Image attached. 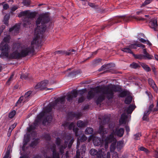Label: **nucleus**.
<instances>
[{
	"instance_id": "f257e3e1",
	"label": "nucleus",
	"mask_w": 158,
	"mask_h": 158,
	"mask_svg": "<svg viewBox=\"0 0 158 158\" xmlns=\"http://www.w3.org/2000/svg\"><path fill=\"white\" fill-rule=\"evenodd\" d=\"M49 17L47 15L43 14L40 15L36 22L37 27L34 31L35 37L31 42V46L29 47L27 46L21 47L19 44H15L13 45L14 52L10 55L8 53L9 47L7 44L9 43L10 37L9 35L5 37L0 44V50L2 51L0 55V57L2 58L17 59L25 56L29 53L33 52L34 45L38 44L39 37L46 30L45 24L49 21Z\"/></svg>"
},
{
	"instance_id": "f03ea898",
	"label": "nucleus",
	"mask_w": 158,
	"mask_h": 158,
	"mask_svg": "<svg viewBox=\"0 0 158 158\" xmlns=\"http://www.w3.org/2000/svg\"><path fill=\"white\" fill-rule=\"evenodd\" d=\"M65 97H61L57 98L54 102H51L44 108V111L41 112L37 116L34 123V127H36L39 122L47 113L50 112L52 109H58V107L64 103Z\"/></svg>"
},
{
	"instance_id": "7ed1b4c3",
	"label": "nucleus",
	"mask_w": 158,
	"mask_h": 158,
	"mask_svg": "<svg viewBox=\"0 0 158 158\" xmlns=\"http://www.w3.org/2000/svg\"><path fill=\"white\" fill-rule=\"evenodd\" d=\"M120 89L117 86L113 85L109 86L107 88L105 89L103 88H98L97 92L101 94L98 97L96 101L97 105L103 100L105 97L109 99L113 98L114 92L119 91Z\"/></svg>"
},
{
	"instance_id": "20e7f679",
	"label": "nucleus",
	"mask_w": 158,
	"mask_h": 158,
	"mask_svg": "<svg viewBox=\"0 0 158 158\" xmlns=\"http://www.w3.org/2000/svg\"><path fill=\"white\" fill-rule=\"evenodd\" d=\"M110 143H111V144L110 147V152H114L116 149L117 140L114 136L113 133H111L105 138H103L102 139V145H104L106 151L108 148L109 144Z\"/></svg>"
},
{
	"instance_id": "39448f33",
	"label": "nucleus",
	"mask_w": 158,
	"mask_h": 158,
	"mask_svg": "<svg viewBox=\"0 0 158 158\" xmlns=\"http://www.w3.org/2000/svg\"><path fill=\"white\" fill-rule=\"evenodd\" d=\"M64 139V144L62 143V140L61 139L57 138L56 140V144L61 154L64 153V150L67 147L68 144L69 148H70L74 141L73 138L70 135L66 136Z\"/></svg>"
},
{
	"instance_id": "423d86ee",
	"label": "nucleus",
	"mask_w": 158,
	"mask_h": 158,
	"mask_svg": "<svg viewBox=\"0 0 158 158\" xmlns=\"http://www.w3.org/2000/svg\"><path fill=\"white\" fill-rule=\"evenodd\" d=\"M35 16L34 12H30L27 10L21 12L18 15L19 17L24 16L23 20V26L25 27H28L31 23V21Z\"/></svg>"
},
{
	"instance_id": "0eeeda50",
	"label": "nucleus",
	"mask_w": 158,
	"mask_h": 158,
	"mask_svg": "<svg viewBox=\"0 0 158 158\" xmlns=\"http://www.w3.org/2000/svg\"><path fill=\"white\" fill-rule=\"evenodd\" d=\"M102 149L97 150L92 148L90 151V154L92 156H96L97 158H110V152H107L106 155L105 151H102Z\"/></svg>"
},
{
	"instance_id": "6e6552de",
	"label": "nucleus",
	"mask_w": 158,
	"mask_h": 158,
	"mask_svg": "<svg viewBox=\"0 0 158 158\" xmlns=\"http://www.w3.org/2000/svg\"><path fill=\"white\" fill-rule=\"evenodd\" d=\"M48 84V81L47 80L42 81L37 83L35 87V89L37 90H42L47 89L46 90L52 89V88H47L46 87Z\"/></svg>"
},
{
	"instance_id": "1a4fd4ad",
	"label": "nucleus",
	"mask_w": 158,
	"mask_h": 158,
	"mask_svg": "<svg viewBox=\"0 0 158 158\" xmlns=\"http://www.w3.org/2000/svg\"><path fill=\"white\" fill-rule=\"evenodd\" d=\"M31 94V92L28 91L25 93L24 96H21L16 102V106H18L19 104H21L23 101L24 102L28 101Z\"/></svg>"
},
{
	"instance_id": "9d476101",
	"label": "nucleus",
	"mask_w": 158,
	"mask_h": 158,
	"mask_svg": "<svg viewBox=\"0 0 158 158\" xmlns=\"http://www.w3.org/2000/svg\"><path fill=\"white\" fill-rule=\"evenodd\" d=\"M92 139H93V143L94 145L97 146L100 145L101 143V146H104L103 145H102V141L101 142L100 138L91 135L89 138L88 139V142H90Z\"/></svg>"
},
{
	"instance_id": "9b49d317",
	"label": "nucleus",
	"mask_w": 158,
	"mask_h": 158,
	"mask_svg": "<svg viewBox=\"0 0 158 158\" xmlns=\"http://www.w3.org/2000/svg\"><path fill=\"white\" fill-rule=\"evenodd\" d=\"M74 123H64L63 125L65 127H68L69 130H71L73 129V131L75 132V135L76 136H78L79 135L78 134V128L77 127L74 128Z\"/></svg>"
},
{
	"instance_id": "f8f14e48",
	"label": "nucleus",
	"mask_w": 158,
	"mask_h": 158,
	"mask_svg": "<svg viewBox=\"0 0 158 158\" xmlns=\"http://www.w3.org/2000/svg\"><path fill=\"white\" fill-rule=\"evenodd\" d=\"M124 132V130L123 128L118 127L115 129V131H113L112 133H113L114 135H115L118 137H121L123 136Z\"/></svg>"
},
{
	"instance_id": "ddd939ff",
	"label": "nucleus",
	"mask_w": 158,
	"mask_h": 158,
	"mask_svg": "<svg viewBox=\"0 0 158 158\" xmlns=\"http://www.w3.org/2000/svg\"><path fill=\"white\" fill-rule=\"evenodd\" d=\"M77 91L75 89L72 90L71 93H68L67 95V101L69 102L73 98H76L77 97Z\"/></svg>"
},
{
	"instance_id": "4468645a",
	"label": "nucleus",
	"mask_w": 158,
	"mask_h": 158,
	"mask_svg": "<svg viewBox=\"0 0 158 158\" xmlns=\"http://www.w3.org/2000/svg\"><path fill=\"white\" fill-rule=\"evenodd\" d=\"M129 121L127 115L125 113H123L119 119V123L120 124H125Z\"/></svg>"
},
{
	"instance_id": "2eb2a0df",
	"label": "nucleus",
	"mask_w": 158,
	"mask_h": 158,
	"mask_svg": "<svg viewBox=\"0 0 158 158\" xmlns=\"http://www.w3.org/2000/svg\"><path fill=\"white\" fill-rule=\"evenodd\" d=\"M149 25L151 28L156 31L157 26L156 20L155 19H152L149 22Z\"/></svg>"
},
{
	"instance_id": "dca6fc26",
	"label": "nucleus",
	"mask_w": 158,
	"mask_h": 158,
	"mask_svg": "<svg viewBox=\"0 0 158 158\" xmlns=\"http://www.w3.org/2000/svg\"><path fill=\"white\" fill-rule=\"evenodd\" d=\"M148 81L149 85L156 92H157L158 91V88L154 81L151 78H149L148 79Z\"/></svg>"
},
{
	"instance_id": "f3484780",
	"label": "nucleus",
	"mask_w": 158,
	"mask_h": 158,
	"mask_svg": "<svg viewBox=\"0 0 158 158\" xmlns=\"http://www.w3.org/2000/svg\"><path fill=\"white\" fill-rule=\"evenodd\" d=\"M102 123L100 124L99 129L98 131V133L102 135H104L106 134L108 132V129L104 128L103 126L101 125Z\"/></svg>"
},
{
	"instance_id": "a211bd4d",
	"label": "nucleus",
	"mask_w": 158,
	"mask_h": 158,
	"mask_svg": "<svg viewBox=\"0 0 158 158\" xmlns=\"http://www.w3.org/2000/svg\"><path fill=\"white\" fill-rule=\"evenodd\" d=\"M56 146L55 144H53L51 147V149L52 151V157H47L46 158H59V154L56 152Z\"/></svg>"
},
{
	"instance_id": "6ab92c4d",
	"label": "nucleus",
	"mask_w": 158,
	"mask_h": 158,
	"mask_svg": "<svg viewBox=\"0 0 158 158\" xmlns=\"http://www.w3.org/2000/svg\"><path fill=\"white\" fill-rule=\"evenodd\" d=\"M137 47L143 48H145V46L142 44L136 43L131 44L129 45L131 49H136Z\"/></svg>"
},
{
	"instance_id": "aec40b11",
	"label": "nucleus",
	"mask_w": 158,
	"mask_h": 158,
	"mask_svg": "<svg viewBox=\"0 0 158 158\" xmlns=\"http://www.w3.org/2000/svg\"><path fill=\"white\" fill-rule=\"evenodd\" d=\"M20 28V25L16 24L13 27L10 28V31H13L16 33L18 32Z\"/></svg>"
},
{
	"instance_id": "412c9836",
	"label": "nucleus",
	"mask_w": 158,
	"mask_h": 158,
	"mask_svg": "<svg viewBox=\"0 0 158 158\" xmlns=\"http://www.w3.org/2000/svg\"><path fill=\"white\" fill-rule=\"evenodd\" d=\"M87 124V122L85 121L84 122L80 120L77 122V126L79 127H85Z\"/></svg>"
},
{
	"instance_id": "4be33fe9",
	"label": "nucleus",
	"mask_w": 158,
	"mask_h": 158,
	"mask_svg": "<svg viewBox=\"0 0 158 158\" xmlns=\"http://www.w3.org/2000/svg\"><path fill=\"white\" fill-rule=\"evenodd\" d=\"M95 91L94 90H91L89 91L88 94L87 98L90 100L93 98L95 95Z\"/></svg>"
},
{
	"instance_id": "5701e85b",
	"label": "nucleus",
	"mask_w": 158,
	"mask_h": 158,
	"mask_svg": "<svg viewBox=\"0 0 158 158\" xmlns=\"http://www.w3.org/2000/svg\"><path fill=\"white\" fill-rule=\"evenodd\" d=\"M121 50L124 52L132 54L133 55V52L129 47V46H127L123 48H122Z\"/></svg>"
},
{
	"instance_id": "b1692460",
	"label": "nucleus",
	"mask_w": 158,
	"mask_h": 158,
	"mask_svg": "<svg viewBox=\"0 0 158 158\" xmlns=\"http://www.w3.org/2000/svg\"><path fill=\"white\" fill-rule=\"evenodd\" d=\"M135 107V106L133 105H130L127 108L126 112L128 114L131 113Z\"/></svg>"
},
{
	"instance_id": "393cba45",
	"label": "nucleus",
	"mask_w": 158,
	"mask_h": 158,
	"mask_svg": "<svg viewBox=\"0 0 158 158\" xmlns=\"http://www.w3.org/2000/svg\"><path fill=\"white\" fill-rule=\"evenodd\" d=\"M11 150V146L9 145L8 146L7 148V151L5 154V155L3 158H10L9 156L10 152Z\"/></svg>"
},
{
	"instance_id": "a878e982",
	"label": "nucleus",
	"mask_w": 158,
	"mask_h": 158,
	"mask_svg": "<svg viewBox=\"0 0 158 158\" xmlns=\"http://www.w3.org/2000/svg\"><path fill=\"white\" fill-rule=\"evenodd\" d=\"M142 68L147 72H148L151 71L150 68L146 64L142 63L141 64Z\"/></svg>"
},
{
	"instance_id": "bb28decb",
	"label": "nucleus",
	"mask_w": 158,
	"mask_h": 158,
	"mask_svg": "<svg viewBox=\"0 0 158 158\" xmlns=\"http://www.w3.org/2000/svg\"><path fill=\"white\" fill-rule=\"evenodd\" d=\"M94 130L92 128L90 127H87L85 131L86 134H92L93 133Z\"/></svg>"
},
{
	"instance_id": "cd10ccee",
	"label": "nucleus",
	"mask_w": 158,
	"mask_h": 158,
	"mask_svg": "<svg viewBox=\"0 0 158 158\" xmlns=\"http://www.w3.org/2000/svg\"><path fill=\"white\" fill-rule=\"evenodd\" d=\"M132 100V97L130 96H129L126 98L125 102L126 104H129L131 102Z\"/></svg>"
},
{
	"instance_id": "c85d7f7f",
	"label": "nucleus",
	"mask_w": 158,
	"mask_h": 158,
	"mask_svg": "<svg viewBox=\"0 0 158 158\" xmlns=\"http://www.w3.org/2000/svg\"><path fill=\"white\" fill-rule=\"evenodd\" d=\"M133 55L135 58L136 59H139L140 60L144 59L143 55L139 54V55H135L133 54Z\"/></svg>"
},
{
	"instance_id": "c756f323",
	"label": "nucleus",
	"mask_w": 158,
	"mask_h": 158,
	"mask_svg": "<svg viewBox=\"0 0 158 158\" xmlns=\"http://www.w3.org/2000/svg\"><path fill=\"white\" fill-rule=\"evenodd\" d=\"M128 94V93L126 91H123L121 92L118 94V96L120 97H124L126 96Z\"/></svg>"
},
{
	"instance_id": "7c9ffc66",
	"label": "nucleus",
	"mask_w": 158,
	"mask_h": 158,
	"mask_svg": "<svg viewBox=\"0 0 158 158\" xmlns=\"http://www.w3.org/2000/svg\"><path fill=\"white\" fill-rule=\"evenodd\" d=\"M144 56V59H148V60H150L152 59L153 58V56L150 55L148 53H147L144 55H143Z\"/></svg>"
},
{
	"instance_id": "2f4dec72",
	"label": "nucleus",
	"mask_w": 158,
	"mask_h": 158,
	"mask_svg": "<svg viewBox=\"0 0 158 158\" xmlns=\"http://www.w3.org/2000/svg\"><path fill=\"white\" fill-rule=\"evenodd\" d=\"M154 105L153 103H151L149 106L148 110L151 112L152 111L154 112L156 111H154V109H156V108H153Z\"/></svg>"
},
{
	"instance_id": "473e14b6",
	"label": "nucleus",
	"mask_w": 158,
	"mask_h": 158,
	"mask_svg": "<svg viewBox=\"0 0 158 158\" xmlns=\"http://www.w3.org/2000/svg\"><path fill=\"white\" fill-rule=\"evenodd\" d=\"M81 152L82 155L84 154L86 150V147L85 145H83L80 148Z\"/></svg>"
},
{
	"instance_id": "72a5a7b5",
	"label": "nucleus",
	"mask_w": 158,
	"mask_h": 158,
	"mask_svg": "<svg viewBox=\"0 0 158 158\" xmlns=\"http://www.w3.org/2000/svg\"><path fill=\"white\" fill-rule=\"evenodd\" d=\"M16 112L15 110H13L11 111L9 114V118H12L14 117L16 114Z\"/></svg>"
},
{
	"instance_id": "f704fd0d",
	"label": "nucleus",
	"mask_w": 158,
	"mask_h": 158,
	"mask_svg": "<svg viewBox=\"0 0 158 158\" xmlns=\"http://www.w3.org/2000/svg\"><path fill=\"white\" fill-rule=\"evenodd\" d=\"M123 143L121 142H118L117 143V149L119 151L122 148Z\"/></svg>"
},
{
	"instance_id": "c9c22d12",
	"label": "nucleus",
	"mask_w": 158,
	"mask_h": 158,
	"mask_svg": "<svg viewBox=\"0 0 158 158\" xmlns=\"http://www.w3.org/2000/svg\"><path fill=\"white\" fill-rule=\"evenodd\" d=\"M80 137V136L78 138V140L80 139V141L82 142H84V141L86 140L87 139V137L84 134L82 135L81 137L80 138V139H79Z\"/></svg>"
},
{
	"instance_id": "e433bc0d",
	"label": "nucleus",
	"mask_w": 158,
	"mask_h": 158,
	"mask_svg": "<svg viewBox=\"0 0 158 158\" xmlns=\"http://www.w3.org/2000/svg\"><path fill=\"white\" fill-rule=\"evenodd\" d=\"M141 134L139 133H138L134 135V139L135 140H138L139 139L140 137L141 136Z\"/></svg>"
},
{
	"instance_id": "4c0bfd02",
	"label": "nucleus",
	"mask_w": 158,
	"mask_h": 158,
	"mask_svg": "<svg viewBox=\"0 0 158 158\" xmlns=\"http://www.w3.org/2000/svg\"><path fill=\"white\" fill-rule=\"evenodd\" d=\"M152 0H145L142 6H144L148 5L152 2Z\"/></svg>"
},
{
	"instance_id": "58836bf2",
	"label": "nucleus",
	"mask_w": 158,
	"mask_h": 158,
	"mask_svg": "<svg viewBox=\"0 0 158 158\" xmlns=\"http://www.w3.org/2000/svg\"><path fill=\"white\" fill-rule=\"evenodd\" d=\"M130 65L131 68L134 69L137 68L139 66L138 64L137 63H133L132 64H131Z\"/></svg>"
},
{
	"instance_id": "ea45409f",
	"label": "nucleus",
	"mask_w": 158,
	"mask_h": 158,
	"mask_svg": "<svg viewBox=\"0 0 158 158\" xmlns=\"http://www.w3.org/2000/svg\"><path fill=\"white\" fill-rule=\"evenodd\" d=\"M139 150L140 151H144L147 153H148L149 152L148 150L147 149L143 147H140L139 148Z\"/></svg>"
},
{
	"instance_id": "a19ab883",
	"label": "nucleus",
	"mask_w": 158,
	"mask_h": 158,
	"mask_svg": "<svg viewBox=\"0 0 158 158\" xmlns=\"http://www.w3.org/2000/svg\"><path fill=\"white\" fill-rule=\"evenodd\" d=\"M14 74H12L11 75V76H10V77L9 79L6 82L7 84L9 85L10 84V81L12 80V78L14 77Z\"/></svg>"
},
{
	"instance_id": "79ce46f5",
	"label": "nucleus",
	"mask_w": 158,
	"mask_h": 158,
	"mask_svg": "<svg viewBox=\"0 0 158 158\" xmlns=\"http://www.w3.org/2000/svg\"><path fill=\"white\" fill-rule=\"evenodd\" d=\"M133 18L137 21H143L145 20L144 18L142 17H134Z\"/></svg>"
},
{
	"instance_id": "37998d69",
	"label": "nucleus",
	"mask_w": 158,
	"mask_h": 158,
	"mask_svg": "<svg viewBox=\"0 0 158 158\" xmlns=\"http://www.w3.org/2000/svg\"><path fill=\"white\" fill-rule=\"evenodd\" d=\"M75 51L74 49H72L71 50H69V52H66L64 53V54L67 55H69L71 54V53L73 52H74Z\"/></svg>"
},
{
	"instance_id": "c03bdc74",
	"label": "nucleus",
	"mask_w": 158,
	"mask_h": 158,
	"mask_svg": "<svg viewBox=\"0 0 158 158\" xmlns=\"http://www.w3.org/2000/svg\"><path fill=\"white\" fill-rule=\"evenodd\" d=\"M23 3L24 5L28 6L30 4V2L29 0H25L23 1Z\"/></svg>"
},
{
	"instance_id": "a18cd8bd",
	"label": "nucleus",
	"mask_w": 158,
	"mask_h": 158,
	"mask_svg": "<svg viewBox=\"0 0 158 158\" xmlns=\"http://www.w3.org/2000/svg\"><path fill=\"white\" fill-rule=\"evenodd\" d=\"M16 126V123H14L11 126L9 127V130H11L12 131L13 129H14L15 127Z\"/></svg>"
},
{
	"instance_id": "49530a36",
	"label": "nucleus",
	"mask_w": 158,
	"mask_h": 158,
	"mask_svg": "<svg viewBox=\"0 0 158 158\" xmlns=\"http://www.w3.org/2000/svg\"><path fill=\"white\" fill-rule=\"evenodd\" d=\"M112 156L113 158H118V155L117 152H113Z\"/></svg>"
},
{
	"instance_id": "de8ad7c7",
	"label": "nucleus",
	"mask_w": 158,
	"mask_h": 158,
	"mask_svg": "<svg viewBox=\"0 0 158 158\" xmlns=\"http://www.w3.org/2000/svg\"><path fill=\"white\" fill-rule=\"evenodd\" d=\"M81 116V114L80 113L74 114H73V116L76 118H78L80 117Z\"/></svg>"
},
{
	"instance_id": "09e8293b",
	"label": "nucleus",
	"mask_w": 158,
	"mask_h": 158,
	"mask_svg": "<svg viewBox=\"0 0 158 158\" xmlns=\"http://www.w3.org/2000/svg\"><path fill=\"white\" fill-rule=\"evenodd\" d=\"M33 130V127L32 126H30L29 128H27V131L30 132Z\"/></svg>"
},
{
	"instance_id": "8fccbe9b",
	"label": "nucleus",
	"mask_w": 158,
	"mask_h": 158,
	"mask_svg": "<svg viewBox=\"0 0 158 158\" xmlns=\"http://www.w3.org/2000/svg\"><path fill=\"white\" fill-rule=\"evenodd\" d=\"M138 40L143 43H144L146 42V40L142 38H139Z\"/></svg>"
},
{
	"instance_id": "3c124183",
	"label": "nucleus",
	"mask_w": 158,
	"mask_h": 158,
	"mask_svg": "<svg viewBox=\"0 0 158 158\" xmlns=\"http://www.w3.org/2000/svg\"><path fill=\"white\" fill-rule=\"evenodd\" d=\"M85 98L84 97H81V98H79V99L78 100V103H81V102H82L84 101V100H85Z\"/></svg>"
},
{
	"instance_id": "603ef678",
	"label": "nucleus",
	"mask_w": 158,
	"mask_h": 158,
	"mask_svg": "<svg viewBox=\"0 0 158 158\" xmlns=\"http://www.w3.org/2000/svg\"><path fill=\"white\" fill-rule=\"evenodd\" d=\"M80 156V151L79 150H77L76 152V156L77 158H79V156Z\"/></svg>"
},
{
	"instance_id": "864d4df0",
	"label": "nucleus",
	"mask_w": 158,
	"mask_h": 158,
	"mask_svg": "<svg viewBox=\"0 0 158 158\" xmlns=\"http://www.w3.org/2000/svg\"><path fill=\"white\" fill-rule=\"evenodd\" d=\"M9 5L8 4H5L3 5V8L5 10H6L9 8Z\"/></svg>"
},
{
	"instance_id": "5fc2aeb1",
	"label": "nucleus",
	"mask_w": 158,
	"mask_h": 158,
	"mask_svg": "<svg viewBox=\"0 0 158 158\" xmlns=\"http://www.w3.org/2000/svg\"><path fill=\"white\" fill-rule=\"evenodd\" d=\"M151 112L150 111H148V110H147L145 111L144 113V117L146 115L148 116L149 114Z\"/></svg>"
},
{
	"instance_id": "6e6d98bb",
	"label": "nucleus",
	"mask_w": 158,
	"mask_h": 158,
	"mask_svg": "<svg viewBox=\"0 0 158 158\" xmlns=\"http://www.w3.org/2000/svg\"><path fill=\"white\" fill-rule=\"evenodd\" d=\"M18 9V7L16 6H13L11 9V10L12 11H14Z\"/></svg>"
},
{
	"instance_id": "4d7b16f0",
	"label": "nucleus",
	"mask_w": 158,
	"mask_h": 158,
	"mask_svg": "<svg viewBox=\"0 0 158 158\" xmlns=\"http://www.w3.org/2000/svg\"><path fill=\"white\" fill-rule=\"evenodd\" d=\"M64 53L62 52V51H58L55 52V55H57L58 54H64Z\"/></svg>"
},
{
	"instance_id": "13d9d810",
	"label": "nucleus",
	"mask_w": 158,
	"mask_h": 158,
	"mask_svg": "<svg viewBox=\"0 0 158 158\" xmlns=\"http://www.w3.org/2000/svg\"><path fill=\"white\" fill-rule=\"evenodd\" d=\"M137 14L138 15H139L141 14H143V11L142 10H140L137 11L136 12Z\"/></svg>"
},
{
	"instance_id": "bf43d9fd",
	"label": "nucleus",
	"mask_w": 158,
	"mask_h": 158,
	"mask_svg": "<svg viewBox=\"0 0 158 158\" xmlns=\"http://www.w3.org/2000/svg\"><path fill=\"white\" fill-rule=\"evenodd\" d=\"M154 156L155 158H158V152L156 151H155Z\"/></svg>"
},
{
	"instance_id": "052dcab7",
	"label": "nucleus",
	"mask_w": 158,
	"mask_h": 158,
	"mask_svg": "<svg viewBox=\"0 0 158 158\" xmlns=\"http://www.w3.org/2000/svg\"><path fill=\"white\" fill-rule=\"evenodd\" d=\"M36 140H34L32 142L31 144V147H33L34 145H35L37 144V143L35 142Z\"/></svg>"
},
{
	"instance_id": "680f3d73",
	"label": "nucleus",
	"mask_w": 158,
	"mask_h": 158,
	"mask_svg": "<svg viewBox=\"0 0 158 158\" xmlns=\"http://www.w3.org/2000/svg\"><path fill=\"white\" fill-rule=\"evenodd\" d=\"M125 129H126V131L127 132V133H128L130 131V129L129 127H128V126H126L125 127Z\"/></svg>"
},
{
	"instance_id": "e2e57ef3",
	"label": "nucleus",
	"mask_w": 158,
	"mask_h": 158,
	"mask_svg": "<svg viewBox=\"0 0 158 158\" xmlns=\"http://www.w3.org/2000/svg\"><path fill=\"white\" fill-rule=\"evenodd\" d=\"M148 116L146 115L144 117V114L143 115V119L144 120H147L148 119Z\"/></svg>"
},
{
	"instance_id": "0e129e2a",
	"label": "nucleus",
	"mask_w": 158,
	"mask_h": 158,
	"mask_svg": "<svg viewBox=\"0 0 158 158\" xmlns=\"http://www.w3.org/2000/svg\"><path fill=\"white\" fill-rule=\"evenodd\" d=\"M85 90L83 89L79 91L80 94L81 95L85 93Z\"/></svg>"
},
{
	"instance_id": "69168bd1",
	"label": "nucleus",
	"mask_w": 158,
	"mask_h": 158,
	"mask_svg": "<svg viewBox=\"0 0 158 158\" xmlns=\"http://www.w3.org/2000/svg\"><path fill=\"white\" fill-rule=\"evenodd\" d=\"M106 66V65H102V67L100 69H99V71H100L102 70L105 69V68Z\"/></svg>"
},
{
	"instance_id": "338daca9",
	"label": "nucleus",
	"mask_w": 158,
	"mask_h": 158,
	"mask_svg": "<svg viewBox=\"0 0 158 158\" xmlns=\"http://www.w3.org/2000/svg\"><path fill=\"white\" fill-rule=\"evenodd\" d=\"M142 49H143V53L144 55L148 53L146 51V49L144 48Z\"/></svg>"
},
{
	"instance_id": "774afa93",
	"label": "nucleus",
	"mask_w": 158,
	"mask_h": 158,
	"mask_svg": "<svg viewBox=\"0 0 158 158\" xmlns=\"http://www.w3.org/2000/svg\"><path fill=\"white\" fill-rule=\"evenodd\" d=\"M146 43L149 46H151L152 45V44L148 40H147L146 42Z\"/></svg>"
}]
</instances>
